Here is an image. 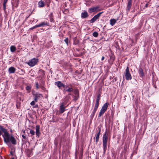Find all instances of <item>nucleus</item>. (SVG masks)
Instances as JSON below:
<instances>
[{"label":"nucleus","mask_w":159,"mask_h":159,"mask_svg":"<svg viewBox=\"0 0 159 159\" xmlns=\"http://www.w3.org/2000/svg\"><path fill=\"white\" fill-rule=\"evenodd\" d=\"M2 135L4 143L9 147L11 146L10 142L14 145L16 144V140L14 137L12 135H10L7 129L0 125V136Z\"/></svg>","instance_id":"1"},{"label":"nucleus","mask_w":159,"mask_h":159,"mask_svg":"<svg viewBox=\"0 0 159 159\" xmlns=\"http://www.w3.org/2000/svg\"><path fill=\"white\" fill-rule=\"evenodd\" d=\"M108 133L107 130H106L103 135L102 138L103 146L104 153H105L107 149V142L108 140Z\"/></svg>","instance_id":"2"},{"label":"nucleus","mask_w":159,"mask_h":159,"mask_svg":"<svg viewBox=\"0 0 159 159\" xmlns=\"http://www.w3.org/2000/svg\"><path fill=\"white\" fill-rule=\"evenodd\" d=\"M67 102L64 100V102H62L59 107V112L60 113H63L66 110V105Z\"/></svg>","instance_id":"3"},{"label":"nucleus","mask_w":159,"mask_h":159,"mask_svg":"<svg viewBox=\"0 0 159 159\" xmlns=\"http://www.w3.org/2000/svg\"><path fill=\"white\" fill-rule=\"evenodd\" d=\"M38 59L34 58L29 61L27 64L30 66L32 67L37 64L38 62Z\"/></svg>","instance_id":"4"},{"label":"nucleus","mask_w":159,"mask_h":159,"mask_svg":"<svg viewBox=\"0 0 159 159\" xmlns=\"http://www.w3.org/2000/svg\"><path fill=\"white\" fill-rule=\"evenodd\" d=\"M125 79L127 80H131L132 77L129 71V67L127 66L126 68L125 72Z\"/></svg>","instance_id":"5"},{"label":"nucleus","mask_w":159,"mask_h":159,"mask_svg":"<svg viewBox=\"0 0 159 159\" xmlns=\"http://www.w3.org/2000/svg\"><path fill=\"white\" fill-rule=\"evenodd\" d=\"M101 10V9L100 8V7L99 6H97L96 7L90 8L89 9L88 11L89 13H91L94 12H98L100 11Z\"/></svg>","instance_id":"6"},{"label":"nucleus","mask_w":159,"mask_h":159,"mask_svg":"<svg viewBox=\"0 0 159 159\" xmlns=\"http://www.w3.org/2000/svg\"><path fill=\"white\" fill-rule=\"evenodd\" d=\"M103 13V12H101L96 15H95L90 20L91 23H93L96 20L99 18L102 14Z\"/></svg>","instance_id":"7"},{"label":"nucleus","mask_w":159,"mask_h":159,"mask_svg":"<svg viewBox=\"0 0 159 159\" xmlns=\"http://www.w3.org/2000/svg\"><path fill=\"white\" fill-rule=\"evenodd\" d=\"M32 95L34 97V100L35 102H37L39 98L43 97L42 95L39 93H33Z\"/></svg>","instance_id":"8"},{"label":"nucleus","mask_w":159,"mask_h":159,"mask_svg":"<svg viewBox=\"0 0 159 159\" xmlns=\"http://www.w3.org/2000/svg\"><path fill=\"white\" fill-rule=\"evenodd\" d=\"M98 128L99 129L98 132L96 134L95 137V142L96 144H97L99 141V135L100 134L101 132V128L99 127H98Z\"/></svg>","instance_id":"9"},{"label":"nucleus","mask_w":159,"mask_h":159,"mask_svg":"<svg viewBox=\"0 0 159 159\" xmlns=\"http://www.w3.org/2000/svg\"><path fill=\"white\" fill-rule=\"evenodd\" d=\"M99 105L95 104L94 108L92 111V112L91 115V116L92 118H93L95 115V113L98 108Z\"/></svg>","instance_id":"10"},{"label":"nucleus","mask_w":159,"mask_h":159,"mask_svg":"<svg viewBox=\"0 0 159 159\" xmlns=\"http://www.w3.org/2000/svg\"><path fill=\"white\" fill-rule=\"evenodd\" d=\"M55 84L59 88H60L61 87L64 88L65 86V85L63 84L60 81L55 82Z\"/></svg>","instance_id":"11"},{"label":"nucleus","mask_w":159,"mask_h":159,"mask_svg":"<svg viewBox=\"0 0 159 159\" xmlns=\"http://www.w3.org/2000/svg\"><path fill=\"white\" fill-rule=\"evenodd\" d=\"M89 16V15L87 11H85L84 12H82L81 14V17L83 18H86Z\"/></svg>","instance_id":"12"},{"label":"nucleus","mask_w":159,"mask_h":159,"mask_svg":"<svg viewBox=\"0 0 159 159\" xmlns=\"http://www.w3.org/2000/svg\"><path fill=\"white\" fill-rule=\"evenodd\" d=\"M64 90L68 92H71L73 91V89L71 87H70L67 85H65L64 87Z\"/></svg>","instance_id":"13"},{"label":"nucleus","mask_w":159,"mask_h":159,"mask_svg":"<svg viewBox=\"0 0 159 159\" xmlns=\"http://www.w3.org/2000/svg\"><path fill=\"white\" fill-rule=\"evenodd\" d=\"M16 69L13 67H11L9 68L8 71L10 73H13L16 71Z\"/></svg>","instance_id":"14"},{"label":"nucleus","mask_w":159,"mask_h":159,"mask_svg":"<svg viewBox=\"0 0 159 159\" xmlns=\"http://www.w3.org/2000/svg\"><path fill=\"white\" fill-rule=\"evenodd\" d=\"M49 23L46 22H43L38 25L39 27L41 26H43L45 25L49 26Z\"/></svg>","instance_id":"15"},{"label":"nucleus","mask_w":159,"mask_h":159,"mask_svg":"<svg viewBox=\"0 0 159 159\" xmlns=\"http://www.w3.org/2000/svg\"><path fill=\"white\" fill-rule=\"evenodd\" d=\"M108 105L109 103L108 102H106L103 105L101 109L106 111L107 109Z\"/></svg>","instance_id":"16"},{"label":"nucleus","mask_w":159,"mask_h":159,"mask_svg":"<svg viewBox=\"0 0 159 159\" xmlns=\"http://www.w3.org/2000/svg\"><path fill=\"white\" fill-rule=\"evenodd\" d=\"M39 129V126L37 125L36 126V134L38 137H39L40 134Z\"/></svg>","instance_id":"17"},{"label":"nucleus","mask_w":159,"mask_h":159,"mask_svg":"<svg viewBox=\"0 0 159 159\" xmlns=\"http://www.w3.org/2000/svg\"><path fill=\"white\" fill-rule=\"evenodd\" d=\"M132 0H129L128 2V5L127 7L128 11H129L131 7Z\"/></svg>","instance_id":"18"},{"label":"nucleus","mask_w":159,"mask_h":159,"mask_svg":"<svg viewBox=\"0 0 159 159\" xmlns=\"http://www.w3.org/2000/svg\"><path fill=\"white\" fill-rule=\"evenodd\" d=\"M70 95H71V93H69L66 96L65 98L64 99V101H65L68 102L69 100L70 99Z\"/></svg>","instance_id":"19"},{"label":"nucleus","mask_w":159,"mask_h":159,"mask_svg":"<svg viewBox=\"0 0 159 159\" xmlns=\"http://www.w3.org/2000/svg\"><path fill=\"white\" fill-rule=\"evenodd\" d=\"M45 5L44 2L42 1L41 0L38 2L39 7H44Z\"/></svg>","instance_id":"20"},{"label":"nucleus","mask_w":159,"mask_h":159,"mask_svg":"<svg viewBox=\"0 0 159 159\" xmlns=\"http://www.w3.org/2000/svg\"><path fill=\"white\" fill-rule=\"evenodd\" d=\"M100 96L101 95L100 94H98L97 97V98L96 100V102L95 104L98 105H99V101L100 99Z\"/></svg>","instance_id":"21"},{"label":"nucleus","mask_w":159,"mask_h":159,"mask_svg":"<svg viewBox=\"0 0 159 159\" xmlns=\"http://www.w3.org/2000/svg\"><path fill=\"white\" fill-rule=\"evenodd\" d=\"M116 22V20L114 19H111L110 20V24L112 26H113L114 25Z\"/></svg>","instance_id":"22"},{"label":"nucleus","mask_w":159,"mask_h":159,"mask_svg":"<svg viewBox=\"0 0 159 159\" xmlns=\"http://www.w3.org/2000/svg\"><path fill=\"white\" fill-rule=\"evenodd\" d=\"M139 74L141 75V76H144L143 70L142 68L140 67L139 68Z\"/></svg>","instance_id":"23"},{"label":"nucleus","mask_w":159,"mask_h":159,"mask_svg":"<svg viewBox=\"0 0 159 159\" xmlns=\"http://www.w3.org/2000/svg\"><path fill=\"white\" fill-rule=\"evenodd\" d=\"M10 49L11 52H13L16 50V48L14 46L11 45L10 47Z\"/></svg>","instance_id":"24"},{"label":"nucleus","mask_w":159,"mask_h":159,"mask_svg":"<svg viewBox=\"0 0 159 159\" xmlns=\"http://www.w3.org/2000/svg\"><path fill=\"white\" fill-rule=\"evenodd\" d=\"M106 111L102 109H101L99 113L98 117H100Z\"/></svg>","instance_id":"25"},{"label":"nucleus","mask_w":159,"mask_h":159,"mask_svg":"<svg viewBox=\"0 0 159 159\" xmlns=\"http://www.w3.org/2000/svg\"><path fill=\"white\" fill-rule=\"evenodd\" d=\"M7 2V0H4V2L3 3V10L4 11H5L6 9V4Z\"/></svg>","instance_id":"26"},{"label":"nucleus","mask_w":159,"mask_h":159,"mask_svg":"<svg viewBox=\"0 0 159 159\" xmlns=\"http://www.w3.org/2000/svg\"><path fill=\"white\" fill-rule=\"evenodd\" d=\"M49 17L50 20V22H53L54 21V20L52 17L53 15H52V13H51L50 14V15H49Z\"/></svg>","instance_id":"27"},{"label":"nucleus","mask_w":159,"mask_h":159,"mask_svg":"<svg viewBox=\"0 0 159 159\" xmlns=\"http://www.w3.org/2000/svg\"><path fill=\"white\" fill-rule=\"evenodd\" d=\"M93 35L94 37H98V34L97 32H95L93 33Z\"/></svg>","instance_id":"28"},{"label":"nucleus","mask_w":159,"mask_h":159,"mask_svg":"<svg viewBox=\"0 0 159 159\" xmlns=\"http://www.w3.org/2000/svg\"><path fill=\"white\" fill-rule=\"evenodd\" d=\"M38 27H39L38 25H36L34 26L33 27L31 28H30V29L32 30V29H35V28H38Z\"/></svg>","instance_id":"29"},{"label":"nucleus","mask_w":159,"mask_h":159,"mask_svg":"<svg viewBox=\"0 0 159 159\" xmlns=\"http://www.w3.org/2000/svg\"><path fill=\"white\" fill-rule=\"evenodd\" d=\"M74 93L75 95L79 96L78 92L77 90H75L74 91Z\"/></svg>","instance_id":"30"},{"label":"nucleus","mask_w":159,"mask_h":159,"mask_svg":"<svg viewBox=\"0 0 159 159\" xmlns=\"http://www.w3.org/2000/svg\"><path fill=\"white\" fill-rule=\"evenodd\" d=\"M30 133L32 135H34L35 134V132L32 130H30Z\"/></svg>","instance_id":"31"},{"label":"nucleus","mask_w":159,"mask_h":159,"mask_svg":"<svg viewBox=\"0 0 159 159\" xmlns=\"http://www.w3.org/2000/svg\"><path fill=\"white\" fill-rule=\"evenodd\" d=\"M64 41L66 43V44L67 45L68 44V39L67 38H66L64 40Z\"/></svg>","instance_id":"32"},{"label":"nucleus","mask_w":159,"mask_h":159,"mask_svg":"<svg viewBox=\"0 0 159 159\" xmlns=\"http://www.w3.org/2000/svg\"><path fill=\"white\" fill-rule=\"evenodd\" d=\"M31 87L29 86H27L26 87V89L27 90H30L31 89Z\"/></svg>","instance_id":"33"},{"label":"nucleus","mask_w":159,"mask_h":159,"mask_svg":"<svg viewBox=\"0 0 159 159\" xmlns=\"http://www.w3.org/2000/svg\"><path fill=\"white\" fill-rule=\"evenodd\" d=\"M36 88L37 89H38L39 88V85L38 84V83L37 82L36 83Z\"/></svg>","instance_id":"34"},{"label":"nucleus","mask_w":159,"mask_h":159,"mask_svg":"<svg viewBox=\"0 0 159 159\" xmlns=\"http://www.w3.org/2000/svg\"><path fill=\"white\" fill-rule=\"evenodd\" d=\"M79 96H77L75 95V96H74V100L76 101L78 99V98Z\"/></svg>","instance_id":"35"},{"label":"nucleus","mask_w":159,"mask_h":159,"mask_svg":"<svg viewBox=\"0 0 159 159\" xmlns=\"http://www.w3.org/2000/svg\"><path fill=\"white\" fill-rule=\"evenodd\" d=\"M35 101L34 100V101H32L30 103V105L32 106H33L35 104Z\"/></svg>","instance_id":"36"},{"label":"nucleus","mask_w":159,"mask_h":159,"mask_svg":"<svg viewBox=\"0 0 159 159\" xmlns=\"http://www.w3.org/2000/svg\"><path fill=\"white\" fill-rule=\"evenodd\" d=\"M40 87L41 88V89L42 90H45V88L43 86H40Z\"/></svg>","instance_id":"37"},{"label":"nucleus","mask_w":159,"mask_h":159,"mask_svg":"<svg viewBox=\"0 0 159 159\" xmlns=\"http://www.w3.org/2000/svg\"><path fill=\"white\" fill-rule=\"evenodd\" d=\"M22 137L24 139H26V137H25V135H22Z\"/></svg>","instance_id":"38"},{"label":"nucleus","mask_w":159,"mask_h":159,"mask_svg":"<svg viewBox=\"0 0 159 159\" xmlns=\"http://www.w3.org/2000/svg\"><path fill=\"white\" fill-rule=\"evenodd\" d=\"M10 154L12 156L14 155V152H13L11 151L10 152Z\"/></svg>","instance_id":"39"},{"label":"nucleus","mask_w":159,"mask_h":159,"mask_svg":"<svg viewBox=\"0 0 159 159\" xmlns=\"http://www.w3.org/2000/svg\"><path fill=\"white\" fill-rule=\"evenodd\" d=\"M104 58H105V57H104V56H102V59H101V60L103 61L104 60Z\"/></svg>","instance_id":"40"},{"label":"nucleus","mask_w":159,"mask_h":159,"mask_svg":"<svg viewBox=\"0 0 159 159\" xmlns=\"http://www.w3.org/2000/svg\"><path fill=\"white\" fill-rule=\"evenodd\" d=\"M145 6H146V7H147V6H148V4H146V5H145Z\"/></svg>","instance_id":"41"},{"label":"nucleus","mask_w":159,"mask_h":159,"mask_svg":"<svg viewBox=\"0 0 159 159\" xmlns=\"http://www.w3.org/2000/svg\"><path fill=\"white\" fill-rule=\"evenodd\" d=\"M11 159H14V157H13L11 158Z\"/></svg>","instance_id":"42"}]
</instances>
